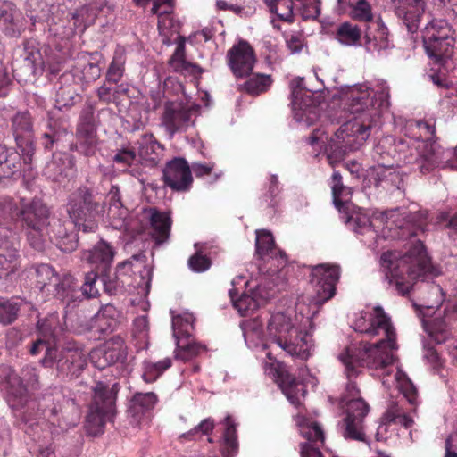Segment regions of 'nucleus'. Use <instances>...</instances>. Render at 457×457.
<instances>
[{
  "label": "nucleus",
  "mask_w": 457,
  "mask_h": 457,
  "mask_svg": "<svg viewBox=\"0 0 457 457\" xmlns=\"http://www.w3.org/2000/svg\"><path fill=\"white\" fill-rule=\"evenodd\" d=\"M361 313L353 324L355 331L370 337L383 336L376 344H361L360 347L349 346L339 355L348 374L354 371L353 361L371 370L386 369L393 363L392 350L397 348L396 334L390 317L381 306L373 308L371 313Z\"/></svg>",
  "instance_id": "f257e3e1"
},
{
  "label": "nucleus",
  "mask_w": 457,
  "mask_h": 457,
  "mask_svg": "<svg viewBox=\"0 0 457 457\" xmlns=\"http://www.w3.org/2000/svg\"><path fill=\"white\" fill-rule=\"evenodd\" d=\"M347 109L357 116L341 125L330 137L326 148L330 164L359 149L370 137L377 115L373 92L367 87H353L348 94Z\"/></svg>",
  "instance_id": "f03ea898"
},
{
  "label": "nucleus",
  "mask_w": 457,
  "mask_h": 457,
  "mask_svg": "<svg viewBox=\"0 0 457 457\" xmlns=\"http://www.w3.org/2000/svg\"><path fill=\"white\" fill-rule=\"evenodd\" d=\"M380 263L387 270L386 278L388 283L401 295L413 290L418 281H429L441 274L420 240L414 242L403 255L396 251L383 253Z\"/></svg>",
  "instance_id": "7ed1b4c3"
},
{
  "label": "nucleus",
  "mask_w": 457,
  "mask_h": 457,
  "mask_svg": "<svg viewBox=\"0 0 457 457\" xmlns=\"http://www.w3.org/2000/svg\"><path fill=\"white\" fill-rule=\"evenodd\" d=\"M353 366L354 371L349 375L345 365L349 382L346 386V393L342 397V403L345 407V417L343 419L340 428L342 436L345 439L369 443L364 420L370 411V405L359 395L360 391L356 384L352 381V378L359 374V368L362 366L356 361H353Z\"/></svg>",
  "instance_id": "20e7f679"
},
{
  "label": "nucleus",
  "mask_w": 457,
  "mask_h": 457,
  "mask_svg": "<svg viewBox=\"0 0 457 457\" xmlns=\"http://www.w3.org/2000/svg\"><path fill=\"white\" fill-rule=\"evenodd\" d=\"M340 278V267L335 264H318L311 267L310 283L312 295L296 303V309L307 319H313L320 306L336 294L337 284Z\"/></svg>",
  "instance_id": "39448f33"
},
{
  "label": "nucleus",
  "mask_w": 457,
  "mask_h": 457,
  "mask_svg": "<svg viewBox=\"0 0 457 457\" xmlns=\"http://www.w3.org/2000/svg\"><path fill=\"white\" fill-rule=\"evenodd\" d=\"M104 202L98 194L91 188L80 187L70 195L66 212L78 226V231L87 234L96 231L97 220L104 214Z\"/></svg>",
  "instance_id": "423d86ee"
},
{
  "label": "nucleus",
  "mask_w": 457,
  "mask_h": 457,
  "mask_svg": "<svg viewBox=\"0 0 457 457\" xmlns=\"http://www.w3.org/2000/svg\"><path fill=\"white\" fill-rule=\"evenodd\" d=\"M85 420V430L88 436H97L104 432L105 424L112 422L116 413L118 384L109 388L104 382H97Z\"/></svg>",
  "instance_id": "0eeeda50"
},
{
  "label": "nucleus",
  "mask_w": 457,
  "mask_h": 457,
  "mask_svg": "<svg viewBox=\"0 0 457 457\" xmlns=\"http://www.w3.org/2000/svg\"><path fill=\"white\" fill-rule=\"evenodd\" d=\"M19 216L29 245L37 251H44L47 244V228L53 218L50 207L43 200L33 198L22 204Z\"/></svg>",
  "instance_id": "6e6552de"
},
{
  "label": "nucleus",
  "mask_w": 457,
  "mask_h": 457,
  "mask_svg": "<svg viewBox=\"0 0 457 457\" xmlns=\"http://www.w3.org/2000/svg\"><path fill=\"white\" fill-rule=\"evenodd\" d=\"M268 335L288 355L305 360L309 356V345L305 336L292 323L283 312L271 315L268 326Z\"/></svg>",
  "instance_id": "1a4fd4ad"
},
{
  "label": "nucleus",
  "mask_w": 457,
  "mask_h": 457,
  "mask_svg": "<svg viewBox=\"0 0 457 457\" xmlns=\"http://www.w3.org/2000/svg\"><path fill=\"white\" fill-rule=\"evenodd\" d=\"M146 255L140 252L120 263L114 274L103 275L104 292L109 295H119L128 291L130 287H136L137 286L132 282L131 274L137 271L139 272L141 280L149 287L151 270L146 267Z\"/></svg>",
  "instance_id": "9d476101"
},
{
  "label": "nucleus",
  "mask_w": 457,
  "mask_h": 457,
  "mask_svg": "<svg viewBox=\"0 0 457 457\" xmlns=\"http://www.w3.org/2000/svg\"><path fill=\"white\" fill-rule=\"evenodd\" d=\"M98 275L95 271L85 274L84 283L80 286L76 278L71 274H64L54 286L52 292L56 299L65 304L66 312L75 309L82 297H96L98 290L95 287Z\"/></svg>",
  "instance_id": "9b49d317"
},
{
  "label": "nucleus",
  "mask_w": 457,
  "mask_h": 457,
  "mask_svg": "<svg viewBox=\"0 0 457 457\" xmlns=\"http://www.w3.org/2000/svg\"><path fill=\"white\" fill-rule=\"evenodd\" d=\"M415 126L420 131L419 137L422 139L417 138L413 141V154H411V156L407 162L417 164L421 173H427L442 162L439 148L433 141L436 133L435 122L418 120Z\"/></svg>",
  "instance_id": "f8f14e48"
},
{
  "label": "nucleus",
  "mask_w": 457,
  "mask_h": 457,
  "mask_svg": "<svg viewBox=\"0 0 457 457\" xmlns=\"http://www.w3.org/2000/svg\"><path fill=\"white\" fill-rule=\"evenodd\" d=\"M41 363L46 367L55 364L58 372L77 378L86 368L87 361L86 353L80 349L55 348L48 352L47 355L41 360Z\"/></svg>",
  "instance_id": "ddd939ff"
},
{
  "label": "nucleus",
  "mask_w": 457,
  "mask_h": 457,
  "mask_svg": "<svg viewBox=\"0 0 457 457\" xmlns=\"http://www.w3.org/2000/svg\"><path fill=\"white\" fill-rule=\"evenodd\" d=\"M11 122L16 145L21 152L24 163L29 164L36 150L31 116L28 112H19L12 116Z\"/></svg>",
  "instance_id": "4468645a"
},
{
  "label": "nucleus",
  "mask_w": 457,
  "mask_h": 457,
  "mask_svg": "<svg viewBox=\"0 0 457 457\" xmlns=\"http://www.w3.org/2000/svg\"><path fill=\"white\" fill-rule=\"evenodd\" d=\"M78 226L72 220L53 217L47 228V241L53 242L61 251L70 253L77 249L79 237Z\"/></svg>",
  "instance_id": "2eb2a0df"
},
{
  "label": "nucleus",
  "mask_w": 457,
  "mask_h": 457,
  "mask_svg": "<svg viewBox=\"0 0 457 457\" xmlns=\"http://www.w3.org/2000/svg\"><path fill=\"white\" fill-rule=\"evenodd\" d=\"M228 65L237 79L249 77L256 62L254 50L246 41H240L227 53Z\"/></svg>",
  "instance_id": "dca6fc26"
},
{
  "label": "nucleus",
  "mask_w": 457,
  "mask_h": 457,
  "mask_svg": "<svg viewBox=\"0 0 457 457\" xmlns=\"http://www.w3.org/2000/svg\"><path fill=\"white\" fill-rule=\"evenodd\" d=\"M439 18H434L426 28L424 39L454 37V29L449 23L450 19L457 18V0H439Z\"/></svg>",
  "instance_id": "f3484780"
},
{
  "label": "nucleus",
  "mask_w": 457,
  "mask_h": 457,
  "mask_svg": "<svg viewBox=\"0 0 457 457\" xmlns=\"http://www.w3.org/2000/svg\"><path fill=\"white\" fill-rule=\"evenodd\" d=\"M162 179L165 186L173 191H187L193 182L191 169L183 158H174L167 162L162 170Z\"/></svg>",
  "instance_id": "a211bd4d"
},
{
  "label": "nucleus",
  "mask_w": 457,
  "mask_h": 457,
  "mask_svg": "<svg viewBox=\"0 0 457 457\" xmlns=\"http://www.w3.org/2000/svg\"><path fill=\"white\" fill-rule=\"evenodd\" d=\"M192 110L180 103L167 102L161 118L162 125L170 137L187 130L191 125Z\"/></svg>",
  "instance_id": "6ab92c4d"
},
{
  "label": "nucleus",
  "mask_w": 457,
  "mask_h": 457,
  "mask_svg": "<svg viewBox=\"0 0 457 457\" xmlns=\"http://www.w3.org/2000/svg\"><path fill=\"white\" fill-rule=\"evenodd\" d=\"M395 15L401 19L407 29L414 33L425 13V0H392Z\"/></svg>",
  "instance_id": "aec40b11"
},
{
  "label": "nucleus",
  "mask_w": 457,
  "mask_h": 457,
  "mask_svg": "<svg viewBox=\"0 0 457 457\" xmlns=\"http://www.w3.org/2000/svg\"><path fill=\"white\" fill-rule=\"evenodd\" d=\"M300 434L307 440L300 445L301 457H322L318 447L325 441L324 431L320 425L315 421L306 422L301 425Z\"/></svg>",
  "instance_id": "412c9836"
},
{
  "label": "nucleus",
  "mask_w": 457,
  "mask_h": 457,
  "mask_svg": "<svg viewBox=\"0 0 457 457\" xmlns=\"http://www.w3.org/2000/svg\"><path fill=\"white\" fill-rule=\"evenodd\" d=\"M179 318L173 319L174 336L177 338L176 357L182 361H188L196 357L206 350V347L195 342L187 331H181L176 328Z\"/></svg>",
  "instance_id": "4be33fe9"
},
{
  "label": "nucleus",
  "mask_w": 457,
  "mask_h": 457,
  "mask_svg": "<svg viewBox=\"0 0 457 457\" xmlns=\"http://www.w3.org/2000/svg\"><path fill=\"white\" fill-rule=\"evenodd\" d=\"M149 214V235L156 245H161L169 240L172 220L168 213L155 208H151Z\"/></svg>",
  "instance_id": "5701e85b"
},
{
  "label": "nucleus",
  "mask_w": 457,
  "mask_h": 457,
  "mask_svg": "<svg viewBox=\"0 0 457 457\" xmlns=\"http://www.w3.org/2000/svg\"><path fill=\"white\" fill-rule=\"evenodd\" d=\"M135 145H137V154L145 165L154 167L159 164L163 148L153 134L141 135Z\"/></svg>",
  "instance_id": "b1692460"
},
{
  "label": "nucleus",
  "mask_w": 457,
  "mask_h": 457,
  "mask_svg": "<svg viewBox=\"0 0 457 457\" xmlns=\"http://www.w3.org/2000/svg\"><path fill=\"white\" fill-rule=\"evenodd\" d=\"M364 39L370 51H380L389 47L388 29L380 19L365 24Z\"/></svg>",
  "instance_id": "393cba45"
},
{
  "label": "nucleus",
  "mask_w": 457,
  "mask_h": 457,
  "mask_svg": "<svg viewBox=\"0 0 457 457\" xmlns=\"http://www.w3.org/2000/svg\"><path fill=\"white\" fill-rule=\"evenodd\" d=\"M73 157L65 153L53 154V159L45 168V174L53 181L62 182L74 170Z\"/></svg>",
  "instance_id": "a878e982"
},
{
  "label": "nucleus",
  "mask_w": 457,
  "mask_h": 457,
  "mask_svg": "<svg viewBox=\"0 0 457 457\" xmlns=\"http://www.w3.org/2000/svg\"><path fill=\"white\" fill-rule=\"evenodd\" d=\"M454 37L423 39L424 48L429 58L436 63H442L450 59L454 52Z\"/></svg>",
  "instance_id": "bb28decb"
},
{
  "label": "nucleus",
  "mask_w": 457,
  "mask_h": 457,
  "mask_svg": "<svg viewBox=\"0 0 457 457\" xmlns=\"http://www.w3.org/2000/svg\"><path fill=\"white\" fill-rule=\"evenodd\" d=\"M278 382L285 395L294 404L298 403L299 396L306 393L305 386L286 370L278 371Z\"/></svg>",
  "instance_id": "cd10ccee"
},
{
  "label": "nucleus",
  "mask_w": 457,
  "mask_h": 457,
  "mask_svg": "<svg viewBox=\"0 0 457 457\" xmlns=\"http://www.w3.org/2000/svg\"><path fill=\"white\" fill-rule=\"evenodd\" d=\"M21 155L14 148L0 145V179L12 178L21 167Z\"/></svg>",
  "instance_id": "c85d7f7f"
},
{
  "label": "nucleus",
  "mask_w": 457,
  "mask_h": 457,
  "mask_svg": "<svg viewBox=\"0 0 457 457\" xmlns=\"http://www.w3.org/2000/svg\"><path fill=\"white\" fill-rule=\"evenodd\" d=\"M64 124L58 120H50L46 130L42 135V145L45 149L52 151L71 137Z\"/></svg>",
  "instance_id": "c756f323"
},
{
  "label": "nucleus",
  "mask_w": 457,
  "mask_h": 457,
  "mask_svg": "<svg viewBox=\"0 0 457 457\" xmlns=\"http://www.w3.org/2000/svg\"><path fill=\"white\" fill-rule=\"evenodd\" d=\"M157 402L158 397L153 392L136 393L130 400L128 412L139 420L145 412L153 410Z\"/></svg>",
  "instance_id": "7c9ffc66"
},
{
  "label": "nucleus",
  "mask_w": 457,
  "mask_h": 457,
  "mask_svg": "<svg viewBox=\"0 0 457 457\" xmlns=\"http://www.w3.org/2000/svg\"><path fill=\"white\" fill-rule=\"evenodd\" d=\"M401 215L403 216L404 223L397 226L400 229L403 230V236L407 234L408 237H413L417 235L418 230H425L428 220L427 211H417L413 212L404 211Z\"/></svg>",
  "instance_id": "2f4dec72"
},
{
  "label": "nucleus",
  "mask_w": 457,
  "mask_h": 457,
  "mask_svg": "<svg viewBox=\"0 0 457 457\" xmlns=\"http://www.w3.org/2000/svg\"><path fill=\"white\" fill-rule=\"evenodd\" d=\"M77 137L79 151L85 155H93L96 145V131L94 124L90 123V120L84 124H79Z\"/></svg>",
  "instance_id": "473e14b6"
},
{
  "label": "nucleus",
  "mask_w": 457,
  "mask_h": 457,
  "mask_svg": "<svg viewBox=\"0 0 457 457\" xmlns=\"http://www.w3.org/2000/svg\"><path fill=\"white\" fill-rule=\"evenodd\" d=\"M103 359L102 366L112 365L119 361H125L127 357L124 342L120 338L108 342L105 347L98 351Z\"/></svg>",
  "instance_id": "72a5a7b5"
},
{
  "label": "nucleus",
  "mask_w": 457,
  "mask_h": 457,
  "mask_svg": "<svg viewBox=\"0 0 457 457\" xmlns=\"http://www.w3.org/2000/svg\"><path fill=\"white\" fill-rule=\"evenodd\" d=\"M28 398V388L18 376L9 378L7 401L12 408L23 405Z\"/></svg>",
  "instance_id": "f704fd0d"
},
{
  "label": "nucleus",
  "mask_w": 457,
  "mask_h": 457,
  "mask_svg": "<svg viewBox=\"0 0 457 457\" xmlns=\"http://www.w3.org/2000/svg\"><path fill=\"white\" fill-rule=\"evenodd\" d=\"M272 82L273 80L270 75L255 73L245 83L239 85L238 89L251 96H259L266 92L270 87Z\"/></svg>",
  "instance_id": "c9c22d12"
},
{
  "label": "nucleus",
  "mask_w": 457,
  "mask_h": 457,
  "mask_svg": "<svg viewBox=\"0 0 457 457\" xmlns=\"http://www.w3.org/2000/svg\"><path fill=\"white\" fill-rule=\"evenodd\" d=\"M114 250L112 245L104 240H100L92 250L89 251L87 259L91 263L102 264L104 268L109 266L114 257Z\"/></svg>",
  "instance_id": "e433bc0d"
},
{
  "label": "nucleus",
  "mask_w": 457,
  "mask_h": 457,
  "mask_svg": "<svg viewBox=\"0 0 457 457\" xmlns=\"http://www.w3.org/2000/svg\"><path fill=\"white\" fill-rule=\"evenodd\" d=\"M0 255L6 258H19L21 255L13 231L7 226L0 225Z\"/></svg>",
  "instance_id": "4c0bfd02"
},
{
  "label": "nucleus",
  "mask_w": 457,
  "mask_h": 457,
  "mask_svg": "<svg viewBox=\"0 0 457 457\" xmlns=\"http://www.w3.org/2000/svg\"><path fill=\"white\" fill-rule=\"evenodd\" d=\"M361 29L351 22L345 21L337 28L335 38L343 45L355 46L360 44Z\"/></svg>",
  "instance_id": "58836bf2"
},
{
  "label": "nucleus",
  "mask_w": 457,
  "mask_h": 457,
  "mask_svg": "<svg viewBox=\"0 0 457 457\" xmlns=\"http://www.w3.org/2000/svg\"><path fill=\"white\" fill-rule=\"evenodd\" d=\"M17 15L18 10L13 3L4 1L0 4V24L3 26L6 35H16L15 20Z\"/></svg>",
  "instance_id": "ea45409f"
},
{
  "label": "nucleus",
  "mask_w": 457,
  "mask_h": 457,
  "mask_svg": "<svg viewBox=\"0 0 457 457\" xmlns=\"http://www.w3.org/2000/svg\"><path fill=\"white\" fill-rule=\"evenodd\" d=\"M270 11L278 15L281 21L292 22L297 2L294 0H265Z\"/></svg>",
  "instance_id": "a19ab883"
},
{
  "label": "nucleus",
  "mask_w": 457,
  "mask_h": 457,
  "mask_svg": "<svg viewBox=\"0 0 457 457\" xmlns=\"http://www.w3.org/2000/svg\"><path fill=\"white\" fill-rule=\"evenodd\" d=\"M126 56L123 50H116L107 69L105 81L117 84L125 72Z\"/></svg>",
  "instance_id": "79ce46f5"
},
{
  "label": "nucleus",
  "mask_w": 457,
  "mask_h": 457,
  "mask_svg": "<svg viewBox=\"0 0 457 457\" xmlns=\"http://www.w3.org/2000/svg\"><path fill=\"white\" fill-rule=\"evenodd\" d=\"M226 429L223 435V445L221 453L223 457H234L238 452V443L237 438L236 426L226 418Z\"/></svg>",
  "instance_id": "37998d69"
},
{
  "label": "nucleus",
  "mask_w": 457,
  "mask_h": 457,
  "mask_svg": "<svg viewBox=\"0 0 457 457\" xmlns=\"http://www.w3.org/2000/svg\"><path fill=\"white\" fill-rule=\"evenodd\" d=\"M255 253L260 259L274 257L276 254L275 242L270 232L266 230L256 231Z\"/></svg>",
  "instance_id": "c03bdc74"
},
{
  "label": "nucleus",
  "mask_w": 457,
  "mask_h": 457,
  "mask_svg": "<svg viewBox=\"0 0 457 457\" xmlns=\"http://www.w3.org/2000/svg\"><path fill=\"white\" fill-rule=\"evenodd\" d=\"M59 275L55 272L54 269L49 264H39L36 268V283L41 290L47 288L48 292L51 290L49 287L54 286L58 280Z\"/></svg>",
  "instance_id": "a18cd8bd"
},
{
  "label": "nucleus",
  "mask_w": 457,
  "mask_h": 457,
  "mask_svg": "<svg viewBox=\"0 0 457 457\" xmlns=\"http://www.w3.org/2000/svg\"><path fill=\"white\" fill-rule=\"evenodd\" d=\"M385 423L401 424L404 428H410L413 420L406 415L398 403L392 402L383 415Z\"/></svg>",
  "instance_id": "49530a36"
},
{
  "label": "nucleus",
  "mask_w": 457,
  "mask_h": 457,
  "mask_svg": "<svg viewBox=\"0 0 457 457\" xmlns=\"http://www.w3.org/2000/svg\"><path fill=\"white\" fill-rule=\"evenodd\" d=\"M170 366V358H165L157 362L145 361L142 378L146 383L154 382Z\"/></svg>",
  "instance_id": "de8ad7c7"
},
{
  "label": "nucleus",
  "mask_w": 457,
  "mask_h": 457,
  "mask_svg": "<svg viewBox=\"0 0 457 457\" xmlns=\"http://www.w3.org/2000/svg\"><path fill=\"white\" fill-rule=\"evenodd\" d=\"M21 259L6 258L0 255V283L12 281L21 270Z\"/></svg>",
  "instance_id": "09e8293b"
},
{
  "label": "nucleus",
  "mask_w": 457,
  "mask_h": 457,
  "mask_svg": "<svg viewBox=\"0 0 457 457\" xmlns=\"http://www.w3.org/2000/svg\"><path fill=\"white\" fill-rule=\"evenodd\" d=\"M351 7L350 14L353 19L364 21L365 24L375 21L370 4L366 0H357L348 4Z\"/></svg>",
  "instance_id": "8fccbe9b"
},
{
  "label": "nucleus",
  "mask_w": 457,
  "mask_h": 457,
  "mask_svg": "<svg viewBox=\"0 0 457 457\" xmlns=\"http://www.w3.org/2000/svg\"><path fill=\"white\" fill-rule=\"evenodd\" d=\"M170 64L177 71H189L195 72L199 71L200 67L196 64H191L185 61V46L183 43L178 45L174 54H172Z\"/></svg>",
  "instance_id": "3c124183"
},
{
  "label": "nucleus",
  "mask_w": 457,
  "mask_h": 457,
  "mask_svg": "<svg viewBox=\"0 0 457 457\" xmlns=\"http://www.w3.org/2000/svg\"><path fill=\"white\" fill-rule=\"evenodd\" d=\"M296 12H299L303 20L316 19L320 13V0H301L297 2Z\"/></svg>",
  "instance_id": "603ef678"
},
{
  "label": "nucleus",
  "mask_w": 457,
  "mask_h": 457,
  "mask_svg": "<svg viewBox=\"0 0 457 457\" xmlns=\"http://www.w3.org/2000/svg\"><path fill=\"white\" fill-rule=\"evenodd\" d=\"M229 296L233 303V305L237 311L245 315L250 310H253L256 308L257 303L254 298L248 294H242L239 297L237 296V293L234 290H229Z\"/></svg>",
  "instance_id": "864d4df0"
},
{
  "label": "nucleus",
  "mask_w": 457,
  "mask_h": 457,
  "mask_svg": "<svg viewBox=\"0 0 457 457\" xmlns=\"http://www.w3.org/2000/svg\"><path fill=\"white\" fill-rule=\"evenodd\" d=\"M18 311L19 307L15 303L0 297V323L7 325L13 322L17 318Z\"/></svg>",
  "instance_id": "5fc2aeb1"
},
{
  "label": "nucleus",
  "mask_w": 457,
  "mask_h": 457,
  "mask_svg": "<svg viewBox=\"0 0 457 457\" xmlns=\"http://www.w3.org/2000/svg\"><path fill=\"white\" fill-rule=\"evenodd\" d=\"M332 195L335 205L337 208L343 204L341 197L349 195L348 188L344 186L342 182V176L338 171H334L332 174Z\"/></svg>",
  "instance_id": "6e6d98bb"
},
{
  "label": "nucleus",
  "mask_w": 457,
  "mask_h": 457,
  "mask_svg": "<svg viewBox=\"0 0 457 457\" xmlns=\"http://www.w3.org/2000/svg\"><path fill=\"white\" fill-rule=\"evenodd\" d=\"M108 215L111 220V224L114 228L119 230L127 228V219L129 217V211L125 206L118 208H109Z\"/></svg>",
  "instance_id": "4d7b16f0"
},
{
  "label": "nucleus",
  "mask_w": 457,
  "mask_h": 457,
  "mask_svg": "<svg viewBox=\"0 0 457 457\" xmlns=\"http://www.w3.org/2000/svg\"><path fill=\"white\" fill-rule=\"evenodd\" d=\"M189 269L197 273L204 272L210 269L212 261L201 251H196L187 261Z\"/></svg>",
  "instance_id": "13d9d810"
},
{
  "label": "nucleus",
  "mask_w": 457,
  "mask_h": 457,
  "mask_svg": "<svg viewBox=\"0 0 457 457\" xmlns=\"http://www.w3.org/2000/svg\"><path fill=\"white\" fill-rule=\"evenodd\" d=\"M80 96L71 87H60L56 94V102L63 107L74 105Z\"/></svg>",
  "instance_id": "bf43d9fd"
},
{
  "label": "nucleus",
  "mask_w": 457,
  "mask_h": 457,
  "mask_svg": "<svg viewBox=\"0 0 457 457\" xmlns=\"http://www.w3.org/2000/svg\"><path fill=\"white\" fill-rule=\"evenodd\" d=\"M35 70H36V67H35L34 62L31 60L30 57H26L22 61L21 65H19L13 69V72H14V76L18 79L28 80L34 77Z\"/></svg>",
  "instance_id": "052dcab7"
},
{
  "label": "nucleus",
  "mask_w": 457,
  "mask_h": 457,
  "mask_svg": "<svg viewBox=\"0 0 457 457\" xmlns=\"http://www.w3.org/2000/svg\"><path fill=\"white\" fill-rule=\"evenodd\" d=\"M399 389L411 405L418 404V390L409 378L399 382Z\"/></svg>",
  "instance_id": "680f3d73"
},
{
  "label": "nucleus",
  "mask_w": 457,
  "mask_h": 457,
  "mask_svg": "<svg viewBox=\"0 0 457 457\" xmlns=\"http://www.w3.org/2000/svg\"><path fill=\"white\" fill-rule=\"evenodd\" d=\"M214 428V420L211 418L204 419L197 426L189 430L187 433L183 434L181 436L193 439L195 435H209Z\"/></svg>",
  "instance_id": "e2e57ef3"
},
{
  "label": "nucleus",
  "mask_w": 457,
  "mask_h": 457,
  "mask_svg": "<svg viewBox=\"0 0 457 457\" xmlns=\"http://www.w3.org/2000/svg\"><path fill=\"white\" fill-rule=\"evenodd\" d=\"M450 335L451 333L448 331L446 325L442 324L436 320H434L429 330V337L436 344H442L445 342Z\"/></svg>",
  "instance_id": "0e129e2a"
},
{
  "label": "nucleus",
  "mask_w": 457,
  "mask_h": 457,
  "mask_svg": "<svg viewBox=\"0 0 457 457\" xmlns=\"http://www.w3.org/2000/svg\"><path fill=\"white\" fill-rule=\"evenodd\" d=\"M119 316V311L112 304L108 303L98 311L95 315V320L101 322L105 321L106 319H110L111 325H117V319Z\"/></svg>",
  "instance_id": "69168bd1"
},
{
  "label": "nucleus",
  "mask_w": 457,
  "mask_h": 457,
  "mask_svg": "<svg viewBox=\"0 0 457 457\" xmlns=\"http://www.w3.org/2000/svg\"><path fill=\"white\" fill-rule=\"evenodd\" d=\"M19 378L21 379L22 383H24L27 388L29 386L33 389H36L39 386V376L34 367H24L21 370V376Z\"/></svg>",
  "instance_id": "338daca9"
},
{
  "label": "nucleus",
  "mask_w": 457,
  "mask_h": 457,
  "mask_svg": "<svg viewBox=\"0 0 457 457\" xmlns=\"http://www.w3.org/2000/svg\"><path fill=\"white\" fill-rule=\"evenodd\" d=\"M376 175H377V185L378 184L379 181H383L384 179H386V181H390L392 183H398L396 187L398 190H402V191H404L403 189V179L399 177L398 174H396L395 172H391L387 170H386L385 168L383 167H378L376 170Z\"/></svg>",
  "instance_id": "774afa93"
}]
</instances>
